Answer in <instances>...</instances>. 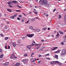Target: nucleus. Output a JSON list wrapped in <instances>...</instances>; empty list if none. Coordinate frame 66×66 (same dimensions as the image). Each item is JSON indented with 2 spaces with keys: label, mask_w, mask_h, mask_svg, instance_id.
I'll use <instances>...</instances> for the list:
<instances>
[{
  "label": "nucleus",
  "mask_w": 66,
  "mask_h": 66,
  "mask_svg": "<svg viewBox=\"0 0 66 66\" xmlns=\"http://www.w3.org/2000/svg\"><path fill=\"white\" fill-rule=\"evenodd\" d=\"M22 62L24 63H26V60L25 59H24L22 61Z\"/></svg>",
  "instance_id": "14"
},
{
  "label": "nucleus",
  "mask_w": 66,
  "mask_h": 66,
  "mask_svg": "<svg viewBox=\"0 0 66 66\" xmlns=\"http://www.w3.org/2000/svg\"><path fill=\"white\" fill-rule=\"evenodd\" d=\"M33 36H34V34H28L26 36H28L29 37H32Z\"/></svg>",
  "instance_id": "2"
},
{
  "label": "nucleus",
  "mask_w": 66,
  "mask_h": 66,
  "mask_svg": "<svg viewBox=\"0 0 66 66\" xmlns=\"http://www.w3.org/2000/svg\"><path fill=\"white\" fill-rule=\"evenodd\" d=\"M9 6L10 7H12V6H11V5H9Z\"/></svg>",
  "instance_id": "46"
},
{
  "label": "nucleus",
  "mask_w": 66,
  "mask_h": 66,
  "mask_svg": "<svg viewBox=\"0 0 66 66\" xmlns=\"http://www.w3.org/2000/svg\"><path fill=\"white\" fill-rule=\"evenodd\" d=\"M42 44H38V45H39V46H42Z\"/></svg>",
  "instance_id": "47"
},
{
  "label": "nucleus",
  "mask_w": 66,
  "mask_h": 66,
  "mask_svg": "<svg viewBox=\"0 0 66 66\" xmlns=\"http://www.w3.org/2000/svg\"><path fill=\"white\" fill-rule=\"evenodd\" d=\"M20 65V63H16L14 66H19Z\"/></svg>",
  "instance_id": "7"
},
{
  "label": "nucleus",
  "mask_w": 66,
  "mask_h": 66,
  "mask_svg": "<svg viewBox=\"0 0 66 66\" xmlns=\"http://www.w3.org/2000/svg\"><path fill=\"white\" fill-rule=\"evenodd\" d=\"M7 3L8 4H11V2L10 1L8 2Z\"/></svg>",
  "instance_id": "29"
},
{
  "label": "nucleus",
  "mask_w": 66,
  "mask_h": 66,
  "mask_svg": "<svg viewBox=\"0 0 66 66\" xmlns=\"http://www.w3.org/2000/svg\"><path fill=\"white\" fill-rule=\"evenodd\" d=\"M18 7H19V8L20 9H21V8H22V7L21 6L19 5H18Z\"/></svg>",
  "instance_id": "25"
},
{
  "label": "nucleus",
  "mask_w": 66,
  "mask_h": 66,
  "mask_svg": "<svg viewBox=\"0 0 66 66\" xmlns=\"http://www.w3.org/2000/svg\"><path fill=\"white\" fill-rule=\"evenodd\" d=\"M17 19L18 20H20V18H17Z\"/></svg>",
  "instance_id": "57"
},
{
  "label": "nucleus",
  "mask_w": 66,
  "mask_h": 66,
  "mask_svg": "<svg viewBox=\"0 0 66 66\" xmlns=\"http://www.w3.org/2000/svg\"><path fill=\"white\" fill-rule=\"evenodd\" d=\"M22 38V40H24V39H25V38L24 37H23Z\"/></svg>",
  "instance_id": "30"
},
{
  "label": "nucleus",
  "mask_w": 66,
  "mask_h": 66,
  "mask_svg": "<svg viewBox=\"0 0 66 66\" xmlns=\"http://www.w3.org/2000/svg\"><path fill=\"white\" fill-rule=\"evenodd\" d=\"M16 12H20V10H16Z\"/></svg>",
  "instance_id": "32"
},
{
  "label": "nucleus",
  "mask_w": 66,
  "mask_h": 66,
  "mask_svg": "<svg viewBox=\"0 0 66 66\" xmlns=\"http://www.w3.org/2000/svg\"><path fill=\"white\" fill-rule=\"evenodd\" d=\"M61 16L60 15H59V19H60V18H61Z\"/></svg>",
  "instance_id": "39"
},
{
  "label": "nucleus",
  "mask_w": 66,
  "mask_h": 66,
  "mask_svg": "<svg viewBox=\"0 0 66 66\" xmlns=\"http://www.w3.org/2000/svg\"><path fill=\"white\" fill-rule=\"evenodd\" d=\"M61 44H62V45H64V44L63 42H61Z\"/></svg>",
  "instance_id": "36"
},
{
  "label": "nucleus",
  "mask_w": 66,
  "mask_h": 66,
  "mask_svg": "<svg viewBox=\"0 0 66 66\" xmlns=\"http://www.w3.org/2000/svg\"><path fill=\"white\" fill-rule=\"evenodd\" d=\"M60 53V51L58 50L55 52V53Z\"/></svg>",
  "instance_id": "23"
},
{
  "label": "nucleus",
  "mask_w": 66,
  "mask_h": 66,
  "mask_svg": "<svg viewBox=\"0 0 66 66\" xmlns=\"http://www.w3.org/2000/svg\"><path fill=\"white\" fill-rule=\"evenodd\" d=\"M3 54L1 55V56H0V58H2V57H3Z\"/></svg>",
  "instance_id": "26"
},
{
  "label": "nucleus",
  "mask_w": 66,
  "mask_h": 66,
  "mask_svg": "<svg viewBox=\"0 0 66 66\" xmlns=\"http://www.w3.org/2000/svg\"><path fill=\"white\" fill-rule=\"evenodd\" d=\"M7 26H6L5 27V29L6 30V29H7Z\"/></svg>",
  "instance_id": "37"
},
{
  "label": "nucleus",
  "mask_w": 66,
  "mask_h": 66,
  "mask_svg": "<svg viewBox=\"0 0 66 66\" xmlns=\"http://www.w3.org/2000/svg\"><path fill=\"white\" fill-rule=\"evenodd\" d=\"M41 56H42V55H39V57H41Z\"/></svg>",
  "instance_id": "49"
},
{
  "label": "nucleus",
  "mask_w": 66,
  "mask_h": 66,
  "mask_svg": "<svg viewBox=\"0 0 66 66\" xmlns=\"http://www.w3.org/2000/svg\"><path fill=\"white\" fill-rule=\"evenodd\" d=\"M2 49H0V52H2Z\"/></svg>",
  "instance_id": "54"
},
{
  "label": "nucleus",
  "mask_w": 66,
  "mask_h": 66,
  "mask_svg": "<svg viewBox=\"0 0 66 66\" xmlns=\"http://www.w3.org/2000/svg\"><path fill=\"white\" fill-rule=\"evenodd\" d=\"M63 42H64V43H65L66 42V40L63 41Z\"/></svg>",
  "instance_id": "63"
},
{
  "label": "nucleus",
  "mask_w": 66,
  "mask_h": 66,
  "mask_svg": "<svg viewBox=\"0 0 66 66\" xmlns=\"http://www.w3.org/2000/svg\"><path fill=\"white\" fill-rule=\"evenodd\" d=\"M34 13H35V14H36L37 15V12H34Z\"/></svg>",
  "instance_id": "44"
},
{
  "label": "nucleus",
  "mask_w": 66,
  "mask_h": 66,
  "mask_svg": "<svg viewBox=\"0 0 66 66\" xmlns=\"http://www.w3.org/2000/svg\"><path fill=\"white\" fill-rule=\"evenodd\" d=\"M31 62H33V63H34V62H35V61L34 60V59H31Z\"/></svg>",
  "instance_id": "22"
},
{
  "label": "nucleus",
  "mask_w": 66,
  "mask_h": 66,
  "mask_svg": "<svg viewBox=\"0 0 66 66\" xmlns=\"http://www.w3.org/2000/svg\"><path fill=\"white\" fill-rule=\"evenodd\" d=\"M31 47L30 45H29L27 46V48L28 49H30V48H31Z\"/></svg>",
  "instance_id": "13"
},
{
  "label": "nucleus",
  "mask_w": 66,
  "mask_h": 66,
  "mask_svg": "<svg viewBox=\"0 0 66 66\" xmlns=\"http://www.w3.org/2000/svg\"><path fill=\"white\" fill-rule=\"evenodd\" d=\"M46 7H50V4H45V5H44Z\"/></svg>",
  "instance_id": "3"
},
{
  "label": "nucleus",
  "mask_w": 66,
  "mask_h": 66,
  "mask_svg": "<svg viewBox=\"0 0 66 66\" xmlns=\"http://www.w3.org/2000/svg\"><path fill=\"white\" fill-rule=\"evenodd\" d=\"M9 39V38L8 37H6L5 38L4 40H5L7 39Z\"/></svg>",
  "instance_id": "24"
},
{
  "label": "nucleus",
  "mask_w": 66,
  "mask_h": 66,
  "mask_svg": "<svg viewBox=\"0 0 66 66\" xmlns=\"http://www.w3.org/2000/svg\"><path fill=\"white\" fill-rule=\"evenodd\" d=\"M7 10L8 11H9L10 12H12V10L9 9H7Z\"/></svg>",
  "instance_id": "15"
},
{
  "label": "nucleus",
  "mask_w": 66,
  "mask_h": 66,
  "mask_svg": "<svg viewBox=\"0 0 66 66\" xmlns=\"http://www.w3.org/2000/svg\"><path fill=\"white\" fill-rule=\"evenodd\" d=\"M54 57H55V58H56L57 59H58V56L57 55H56Z\"/></svg>",
  "instance_id": "16"
},
{
  "label": "nucleus",
  "mask_w": 66,
  "mask_h": 66,
  "mask_svg": "<svg viewBox=\"0 0 66 66\" xmlns=\"http://www.w3.org/2000/svg\"><path fill=\"white\" fill-rule=\"evenodd\" d=\"M46 59H47V60H50V59L48 58H45Z\"/></svg>",
  "instance_id": "42"
},
{
  "label": "nucleus",
  "mask_w": 66,
  "mask_h": 66,
  "mask_svg": "<svg viewBox=\"0 0 66 66\" xmlns=\"http://www.w3.org/2000/svg\"><path fill=\"white\" fill-rule=\"evenodd\" d=\"M50 28H48V30H50Z\"/></svg>",
  "instance_id": "64"
},
{
  "label": "nucleus",
  "mask_w": 66,
  "mask_h": 66,
  "mask_svg": "<svg viewBox=\"0 0 66 66\" xmlns=\"http://www.w3.org/2000/svg\"><path fill=\"white\" fill-rule=\"evenodd\" d=\"M13 45L14 47L16 46V44L15 43H13Z\"/></svg>",
  "instance_id": "21"
},
{
  "label": "nucleus",
  "mask_w": 66,
  "mask_h": 66,
  "mask_svg": "<svg viewBox=\"0 0 66 66\" xmlns=\"http://www.w3.org/2000/svg\"><path fill=\"white\" fill-rule=\"evenodd\" d=\"M17 14L16 13V14H15L14 16V17H16V16H17Z\"/></svg>",
  "instance_id": "45"
},
{
  "label": "nucleus",
  "mask_w": 66,
  "mask_h": 66,
  "mask_svg": "<svg viewBox=\"0 0 66 66\" xmlns=\"http://www.w3.org/2000/svg\"><path fill=\"white\" fill-rule=\"evenodd\" d=\"M55 11H56V9H54L53 10V12H54Z\"/></svg>",
  "instance_id": "50"
},
{
  "label": "nucleus",
  "mask_w": 66,
  "mask_h": 66,
  "mask_svg": "<svg viewBox=\"0 0 66 66\" xmlns=\"http://www.w3.org/2000/svg\"><path fill=\"white\" fill-rule=\"evenodd\" d=\"M57 64H58L59 65H62V63H61L60 62H59V61H57Z\"/></svg>",
  "instance_id": "18"
},
{
  "label": "nucleus",
  "mask_w": 66,
  "mask_h": 66,
  "mask_svg": "<svg viewBox=\"0 0 66 66\" xmlns=\"http://www.w3.org/2000/svg\"><path fill=\"white\" fill-rule=\"evenodd\" d=\"M14 15H13L12 16H11L10 17V18H11V19H14Z\"/></svg>",
  "instance_id": "17"
},
{
  "label": "nucleus",
  "mask_w": 66,
  "mask_h": 66,
  "mask_svg": "<svg viewBox=\"0 0 66 66\" xmlns=\"http://www.w3.org/2000/svg\"><path fill=\"white\" fill-rule=\"evenodd\" d=\"M53 63L54 64H56V63H57V61H53Z\"/></svg>",
  "instance_id": "19"
},
{
  "label": "nucleus",
  "mask_w": 66,
  "mask_h": 66,
  "mask_svg": "<svg viewBox=\"0 0 66 66\" xmlns=\"http://www.w3.org/2000/svg\"><path fill=\"white\" fill-rule=\"evenodd\" d=\"M50 63L51 64H52V65H53V63L52 62H51Z\"/></svg>",
  "instance_id": "55"
},
{
  "label": "nucleus",
  "mask_w": 66,
  "mask_h": 66,
  "mask_svg": "<svg viewBox=\"0 0 66 66\" xmlns=\"http://www.w3.org/2000/svg\"><path fill=\"white\" fill-rule=\"evenodd\" d=\"M40 48V46H38V47H37V49H39V48Z\"/></svg>",
  "instance_id": "51"
},
{
  "label": "nucleus",
  "mask_w": 66,
  "mask_h": 66,
  "mask_svg": "<svg viewBox=\"0 0 66 66\" xmlns=\"http://www.w3.org/2000/svg\"><path fill=\"white\" fill-rule=\"evenodd\" d=\"M40 51H42V48H40Z\"/></svg>",
  "instance_id": "59"
},
{
  "label": "nucleus",
  "mask_w": 66,
  "mask_h": 66,
  "mask_svg": "<svg viewBox=\"0 0 66 66\" xmlns=\"http://www.w3.org/2000/svg\"><path fill=\"white\" fill-rule=\"evenodd\" d=\"M48 3V1L47 0H43V3L44 4V5H45L46 4Z\"/></svg>",
  "instance_id": "5"
},
{
  "label": "nucleus",
  "mask_w": 66,
  "mask_h": 66,
  "mask_svg": "<svg viewBox=\"0 0 66 66\" xmlns=\"http://www.w3.org/2000/svg\"><path fill=\"white\" fill-rule=\"evenodd\" d=\"M35 46H37L38 45V44H35Z\"/></svg>",
  "instance_id": "31"
},
{
  "label": "nucleus",
  "mask_w": 66,
  "mask_h": 66,
  "mask_svg": "<svg viewBox=\"0 0 66 66\" xmlns=\"http://www.w3.org/2000/svg\"><path fill=\"white\" fill-rule=\"evenodd\" d=\"M29 22V20H28L26 22H25V23H28V22Z\"/></svg>",
  "instance_id": "34"
},
{
  "label": "nucleus",
  "mask_w": 66,
  "mask_h": 66,
  "mask_svg": "<svg viewBox=\"0 0 66 66\" xmlns=\"http://www.w3.org/2000/svg\"><path fill=\"white\" fill-rule=\"evenodd\" d=\"M12 3H14V4H16L18 3V1H12L11 2Z\"/></svg>",
  "instance_id": "4"
},
{
  "label": "nucleus",
  "mask_w": 66,
  "mask_h": 66,
  "mask_svg": "<svg viewBox=\"0 0 66 66\" xmlns=\"http://www.w3.org/2000/svg\"><path fill=\"white\" fill-rule=\"evenodd\" d=\"M39 4H43V0H40L39 2Z\"/></svg>",
  "instance_id": "9"
},
{
  "label": "nucleus",
  "mask_w": 66,
  "mask_h": 66,
  "mask_svg": "<svg viewBox=\"0 0 66 66\" xmlns=\"http://www.w3.org/2000/svg\"><path fill=\"white\" fill-rule=\"evenodd\" d=\"M5 48L6 49H7V46H6V45L5 46Z\"/></svg>",
  "instance_id": "56"
},
{
  "label": "nucleus",
  "mask_w": 66,
  "mask_h": 66,
  "mask_svg": "<svg viewBox=\"0 0 66 66\" xmlns=\"http://www.w3.org/2000/svg\"><path fill=\"white\" fill-rule=\"evenodd\" d=\"M26 61V62H28V59H25Z\"/></svg>",
  "instance_id": "41"
},
{
  "label": "nucleus",
  "mask_w": 66,
  "mask_h": 66,
  "mask_svg": "<svg viewBox=\"0 0 66 66\" xmlns=\"http://www.w3.org/2000/svg\"><path fill=\"white\" fill-rule=\"evenodd\" d=\"M10 49V46H8V48L7 49Z\"/></svg>",
  "instance_id": "53"
},
{
  "label": "nucleus",
  "mask_w": 66,
  "mask_h": 66,
  "mask_svg": "<svg viewBox=\"0 0 66 66\" xmlns=\"http://www.w3.org/2000/svg\"><path fill=\"white\" fill-rule=\"evenodd\" d=\"M46 29H47V28H43V30H46Z\"/></svg>",
  "instance_id": "33"
},
{
  "label": "nucleus",
  "mask_w": 66,
  "mask_h": 66,
  "mask_svg": "<svg viewBox=\"0 0 66 66\" xmlns=\"http://www.w3.org/2000/svg\"><path fill=\"white\" fill-rule=\"evenodd\" d=\"M24 21V20H23V19L22 20V21H21V22H23V21Z\"/></svg>",
  "instance_id": "52"
},
{
  "label": "nucleus",
  "mask_w": 66,
  "mask_h": 66,
  "mask_svg": "<svg viewBox=\"0 0 66 66\" xmlns=\"http://www.w3.org/2000/svg\"><path fill=\"white\" fill-rule=\"evenodd\" d=\"M35 31V32H36V31H37V32H39V31H40V29H37V30L36 29H35L34 30Z\"/></svg>",
  "instance_id": "11"
},
{
  "label": "nucleus",
  "mask_w": 66,
  "mask_h": 66,
  "mask_svg": "<svg viewBox=\"0 0 66 66\" xmlns=\"http://www.w3.org/2000/svg\"><path fill=\"white\" fill-rule=\"evenodd\" d=\"M34 43H32L31 44V45H30V46L31 47H32V46H34Z\"/></svg>",
  "instance_id": "27"
},
{
  "label": "nucleus",
  "mask_w": 66,
  "mask_h": 66,
  "mask_svg": "<svg viewBox=\"0 0 66 66\" xmlns=\"http://www.w3.org/2000/svg\"><path fill=\"white\" fill-rule=\"evenodd\" d=\"M29 28L31 30H32V31H34V30H35V29H33V27L31 26H30Z\"/></svg>",
  "instance_id": "10"
},
{
  "label": "nucleus",
  "mask_w": 66,
  "mask_h": 66,
  "mask_svg": "<svg viewBox=\"0 0 66 66\" xmlns=\"http://www.w3.org/2000/svg\"><path fill=\"white\" fill-rule=\"evenodd\" d=\"M34 53H31V56H32V55H34Z\"/></svg>",
  "instance_id": "35"
},
{
  "label": "nucleus",
  "mask_w": 66,
  "mask_h": 66,
  "mask_svg": "<svg viewBox=\"0 0 66 66\" xmlns=\"http://www.w3.org/2000/svg\"><path fill=\"white\" fill-rule=\"evenodd\" d=\"M45 46H43V47H42V49H44V48H45Z\"/></svg>",
  "instance_id": "48"
},
{
  "label": "nucleus",
  "mask_w": 66,
  "mask_h": 66,
  "mask_svg": "<svg viewBox=\"0 0 66 66\" xmlns=\"http://www.w3.org/2000/svg\"><path fill=\"white\" fill-rule=\"evenodd\" d=\"M34 20H35V19H33L32 20H31V21L32 22H33V21H34Z\"/></svg>",
  "instance_id": "43"
},
{
  "label": "nucleus",
  "mask_w": 66,
  "mask_h": 66,
  "mask_svg": "<svg viewBox=\"0 0 66 66\" xmlns=\"http://www.w3.org/2000/svg\"><path fill=\"white\" fill-rule=\"evenodd\" d=\"M9 63L8 62H6L5 63H4V66H8V65H9Z\"/></svg>",
  "instance_id": "8"
},
{
  "label": "nucleus",
  "mask_w": 66,
  "mask_h": 66,
  "mask_svg": "<svg viewBox=\"0 0 66 66\" xmlns=\"http://www.w3.org/2000/svg\"><path fill=\"white\" fill-rule=\"evenodd\" d=\"M19 16L20 17H21V15H19Z\"/></svg>",
  "instance_id": "60"
},
{
  "label": "nucleus",
  "mask_w": 66,
  "mask_h": 66,
  "mask_svg": "<svg viewBox=\"0 0 66 66\" xmlns=\"http://www.w3.org/2000/svg\"><path fill=\"white\" fill-rule=\"evenodd\" d=\"M58 47H53L52 48V50H55L56 49H57Z\"/></svg>",
  "instance_id": "6"
},
{
  "label": "nucleus",
  "mask_w": 66,
  "mask_h": 66,
  "mask_svg": "<svg viewBox=\"0 0 66 66\" xmlns=\"http://www.w3.org/2000/svg\"><path fill=\"white\" fill-rule=\"evenodd\" d=\"M64 22L65 23H66V15L64 16Z\"/></svg>",
  "instance_id": "12"
},
{
  "label": "nucleus",
  "mask_w": 66,
  "mask_h": 66,
  "mask_svg": "<svg viewBox=\"0 0 66 66\" xmlns=\"http://www.w3.org/2000/svg\"><path fill=\"white\" fill-rule=\"evenodd\" d=\"M1 16H2V15L1 14H0V17H1Z\"/></svg>",
  "instance_id": "62"
},
{
  "label": "nucleus",
  "mask_w": 66,
  "mask_h": 66,
  "mask_svg": "<svg viewBox=\"0 0 66 66\" xmlns=\"http://www.w3.org/2000/svg\"><path fill=\"white\" fill-rule=\"evenodd\" d=\"M24 56H25V57H26V56H28V55H27V54H25V55H24Z\"/></svg>",
  "instance_id": "40"
},
{
  "label": "nucleus",
  "mask_w": 66,
  "mask_h": 66,
  "mask_svg": "<svg viewBox=\"0 0 66 66\" xmlns=\"http://www.w3.org/2000/svg\"><path fill=\"white\" fill-rule=\"evenodd\" d=\"M0 35H1V36H3V34H1Z\"/></svg>",
  "instance_id": "58"
},
{
  "label": "nucleus",
  "mask_w": 66,
  "mask_h": 66,
  "mask_svg": "<svg viewBox=\"0 0 66 66\" xmlns=\"http://www.w3.org/2000/svg\"><path fill=\"white\" fill-rule=\"evenodd\" d=\"M40 61H39L38 62V63L39 64V63H40Z\"/></svg>",
  "instance_id": "61"
},
{
  "label": "nucleus",
  "mask_w": 66,
  "mask_h": 66,
  "mask_svg": "<svg viewBox=\"0 0 66 66\" xmlns=\"http://www.w3.org/2000/svg\"><path fill=\"white\" fill-rule=\"evenodd\" d=\"M62 54L63 55H65L66 54V50H63L62 51V54H61V55H62Z\"/></svg>",
  "instance_id": "1"
},
{
  "label": "nucleus",
  "mask_w": 66,
  "mask_h": 66,
  "mask_svg": "<svg viewBox=\"0 0 66 66\" xmlns=\"http://www.w3.org/2000/svg\"><path fill=\"white\" fill-rule=\"evenodd\" d=\"M59 35H60V34H59L58 33H57V35H56L57 37H58V36H59Z\"/></svg>",
  "instance_id": "28"
},
{
  "label": "nucleus",
  "mask_w": 66,
  "mask_h": 66,
  "mask_svg": "<svg viewBox=\"0 0 66 66\" xmlns=\"http://www.w3.org/2000/svg\"><path fill=\"white\" fill-rule=\"evenodd\" d=\"M59 33L61 34H64V33L63 32H62L61 31H59Z\"/></svg>",
  "instance_id": "20"
},
{
  "label": "nucleus",
  "mask_w": 66,
  "mask_h": 66,
  "mask_svg": "<svg viewBox=\"0 0 66 66\" xmlns=\"http://www.w3.org/2000/svg\"><path fill=\"white\" fill-rule=\"evenodd\" d=\"M49 55V54H47L45 56H48Z\"/></svg>",
  "instance_id": "38"
}]
</instances>
